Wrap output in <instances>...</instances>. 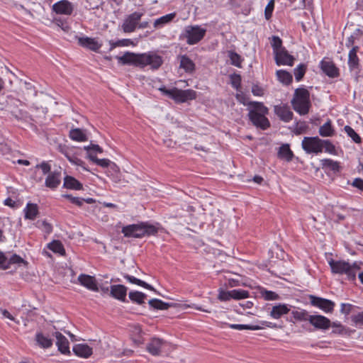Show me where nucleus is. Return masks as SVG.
Masks as SVG:
<instances>
[{
	"label": "nucleus",
	"mask_w": 363,
	"mask_h": 363,
	"mask_svg": "<svg viewBox=\"0 0 363 363\" xmlns=\"http://www.w3.org/2000/svg\"><path fill=\"white\" fill-rule=\"evenodd\" d=\"M116 59L122 65H133L142 68L149 65L152 69H157L163 63L162 57L152 52L141 54L126 52L122 56H116Z\"/></svg>",
	"instance_id": "1"
},
{
	"label": "nucleus",
	"mask_w": 363,
	"mask_h": 363,
	"mask_svg": "<svg viewBox=\"0 0 363 363\" xmlns=\"http://www.w3.org/2000/svg\"><path fill=\"white\" fill-rule=\"evenodd\" d=\"M249 105L251 106L248 116L254 125L266 130L270 126L269 120L265 117L268 113V108L260 102H250Z\"/></svg>",
	"instance_id": "2"
},
{
	"label": "nucleus",
	"mask_w": 363,
	"mask_h": 363,
	"mask_svg": "<svg viewBox=\"0 0 363 363\" xmlns=\"http://www.w3.org/2000/svg\"><path fill=\"white\" fill-rule=\"evenodd\" d=\"M294 109L300 115H306L311 107L310 93L305 88H298L295 90L291 100Z\"/></svg>",
	"instance_id": "3"
},
{
	"label": "nucleus",
	"mask_w": 363,
	"mask_h": 363,
	"mask_svg": "<svg viewBox=\"0 0 363 363\" xmlns=\"http://www.w3.org/2000/svg\"><path fill=\"white\" fill-rule=\"evenodd\" d=\"M157 229L152 225L145 223L124 226L122 233L125 237L142 238L145 235H155Z\"/></svg>",
	"instance_id": "4"
},
{
	"label": "nucleus",
	"mask_w": 363,
	"mask_h": 363,
	"mask_svg": "<svg viewBox=\"0 0 363 363\" xmlns=\"http://www.w3.org/2000/svg\"><path fill=\"white\" fill-rule=\"evenodd\" d=\"M332 272L334 274H345L350 279H354L356 277V272L359 269V267L357 263L350 264L345 261H335L330 259L328 262Z\"/></svg>",
	"instance_id": "5"
},
{
	"label": "nucleus",
	"mask_w": 363,
	"mask_h": 363,
	"mask_svg": "<svg viewBox=\"0 0 363 363\" xmlns=\"http://www.w3.org/2000/svg\"><path fill=\"white\" fill-rule=\"evenodd\" d=\"M160 90L166 96L174 99L177 103H184L196 98V92L193 89L182 90L177 88L167 89L164 87Z\"/></svg>",
	"instance_id": "6"
},
{
	"label": "nucleus",
	"mask_w": 363,
	"mask_h": 363,
	"mask_svg": "<svg viewBox=\"0 0 363 363\" xmlns=\"http://www.w3.org/2000/svg\"><path fill=\"white\" fill-rule=\"evenodd\" d=\"M302 148L308 153L318 154L323 149V141L318 137H305L302 140Z\"/></svg>",
	"instance_id": "7"
},
{
	"label": "nucleus",
	"mask_w": 363,
	"mask_h": 363,
	"mask_svg": "<svg viewBox=\"0 0 363 363\" xmlns=\"http://www.w3.org/2000/svg\"><path fill=\"white\" fill-rule=\"evenodd\" d=\"M143 12L135 11L128 15L121 26L122 30L124 33H132L134 32L138 27L139 22L143 16Z\"/></svg>",
	"instance_id": "8"
},
{
	"label": "nucleus",
	"mask_w": 363,
	"mask_h": 363,
	"mask_svg": "<svg viewBox=\"0 0 363 363\" xmlns=\"http://www.w3.org/2000/svg\"><path fill=\"white\" fill-rule=\"evenodd\" d=\"M206 30L199 26H189L186 28L187 43L194 45L200 41L204 36Z\"/></svg>",
	"instance_id": "9"
},
{
	"label": "nucleus",
	"mask_w": 363,
	"mask_h": 363,
	"mask_svg": "<svg viewBox=\"0 0 363 363\" xmlns=\"http://www.w3.org/2000/svg\"><path fill=\"white\" fill-rule=\"evenodd\" d=\"M311 305L318 307L325 313H332L334 310L335 303L330 300L317 297L313 295L309 296Z\"/></svg>",
	"instance_id": "10"
},
{
	"label": "nucleus",
	"mask_w": 363,
	"mask_h": 363,
	"mask_svg": "<svg viewBox=\"0 0 363 363\" xmlns=\"http://www.w3.org/2000/svg\"><path fill=\"white\" fill-rule=\"evenodd\" d=\"M308 322L316 330H326L331 325L330 320L321 315H311Z\"/></svg>",
	"instance_id": "11"
},
{
	"label": "nucleus",
	"mask_w": 363,
	"mask_h": 363,
	"mask_svg": "<svg viewBox=\"0 0 363 363\" xmlns=\"http://www.w3.org/2000/svg\"><path fill=\"white\" fill-rule=\"evenodd\" d=\"M77 280L82 286L86 287L87 289L96 292L99 291L97 281L94 277L81 274L79 275Z\"/></svg>",
	"instance_id": "12"
},
{
	"label": "nucleus",
	"mask_w": 363,
	"mask_h": 363,
	"mask_svg": "<svg viewBox=\"0 0 363 363\" xmlns=\"http://www.w3.org/2000/svg\"><path fill=\"white\" fill-rule=\"evenodd\" d=\"M262 325H242V324H230L229 325V327L232 329H236V330H262L264 327L267 328H277V325L274 324L271 322L268 321H262L261 322Z\"/></svg>",
	"instance_id": "13"
},
{
	"label": "nucleus",
	"mask_w": 363,
	"mask_h": 363,
	"mask_svg": "<svg viewBox=\"0 0 363 363\" xmlns=\"http://www.w3.org/2000/svg\"><path fill=\"white\" fill-rule=\"evenodd\" d=\"M53 11L58 14L70 15L73 11V5L67 0L60 1L52 6Z\"/></svg>",
	"instance_id": "14"
},
{
	"label": "nucleus",
	"mask_w": 363,
	"mask_h": 363,
	"mask_svg": "<svg viewBox=\"0 0 363 363\" xmlns=\"http://www.w3.org/2000/svg\"><path fill=\"white\" fill-rule=\"evenodd\" d=\"M274 58L276 63L278 65H282L292 66L295 60L292 55L289 54L285 48L276 53L274 55Z\"/></svg>",
	"instance_id": "15"
},
{
	"label": "nucleus",
	"mask_w": 363,
	"mask_h": 363,
	"mask_svg": "<svg viewBox=\"0 0 363 363\" xmlns=\"http://www.w3.org/2000/svg\"><path fill=\"white\" fill-rule=\"evenodd\" d=\"M53 335L56 338V345L58 350L64 354L70 353L69 343L68 340L60 332H55Z\"/></svg>",
	"instance_id": "16"
},
{
	"label": "nucleus",
	"mask_w": 363,
	"mask_h": 363,
	"mask_svg": "<svg viewBox=\"0 0 363 363\" xmlns=\"http://www.w3.org/2000/svg\"><path fill=\"white\" fill-rule=\"evenodd\" d=\"M274 113L283 121L289 122L292 120L293 113L286 105H279L274 106Z\"/></svg>",
	"instance_id": "17"
},
{
	"label": "nucleus",
	"mask_w": 363,
	"mask_h": 363,
	"mask_svg": "<svg viewBox=\"0 0 363 363\" xmlns=\"http://www.w3.org/2000/svg\"><path fill=\"white\" fill-rule=\"evenodd\" d=\"M359 51V47H352L348 54V66L350 71L357 70L359 68L360 63L359 59L357 56V52Z\"/></svg>",
	"instance_id": "18"
},
{
	"label": "nucleus",
	"mask_w": 363,
	"mask_h": 363,
	"mask_svg": "<svg viewBox=\"0 0 363 363\" xmlns=\"http://www.w3.org/2000/svg\"><path fill=\"white\" fill-rule=\"evenodd\" d=\"M320 68L323 72L330 77H336L339 75V70L331 60H322Z\"/></svg>",
	"instance_id": "19"
},
{
	"label": "nucleus",
	"mask_w": 363,
	"mask_h": 363,
	"mask_svg": "<svg viewBox=\"0 0 363 363\" xmlns=\"http://www.w3.org/2000/svg\"><path fill=\"white\" fill-rule=\"evenodd\" d=\"M110 294L116 299L125 301L127 294V288L122 284L112 285L110 289Z\"/></svg>",
	"instance_id": "20"
},
{
	"label": "nucleus",
	"mask_w": 363,
	"mask_h": 363,
	"mask_svg": "<svg viewBox=\"0 0 363 363\" xmlns=\"http://www.w3.org/2000/svg\"><path fill=\"white\" fill-rule=\"evenodd\" d=\"M164 344V341L163 340L158 337H153L147 345V350L152 355H159Z\"/></svg>",
	"instance_id": "21"
},
{
	"label": "nucleus",
	"mask_w": 363,
	"mask_h": 363,
	"mask_svg": "<svg viewBox=\"0 0 363 363\" xmlns=\"http://www.w3.org/2000/svg\"><path fill=\"white\" fill-rule=\"evenodd\" d=\"M290 308L288 305L279 303L274 306L269 313V315L274 319H279L282 315L289 313Z\"/></svg>",
	"instance_id": "22"
},
{
	"label": "nucleus",
	"mask_w": 363,
	"mask_h": 363,
	"mask_svg": "<svg viewBox=\"0 0 363 363\" xmlns=\"http://www.w3.org/2000/svg\"><path fill=\"white\" fill-rule=\"evenodd\" d=\"M78 43L81 46L95 52L101 47L95 39L89 37L79 38Z\"/></svg>",
	"instance_id": "23"
},
{
	"label": "nucleus",
	"mask_w": 363,
	"mask_h": 363,
	"mask_svg": "<svg viewBox=\"0 0 363 363\" xmlns=\"http://www.w3.org/2000/svg\"><path fill=\"white\" fill-rule=\"evenodd\" d=\"M61 182V174L59 172L50 173L45 179V186L50 189L57 188Z\"/></svg>",
	"instance_id": "24"
},
{
	"label": "nucleus",
	"mask_w": 363,
	"mask_h": 363,
	"mask_svg": "<svg viewBox=\"0 0 363 363\" xmlns=\"http://www.w3.org/2000/svg\"><path fill=\"white\" fill-rule=\"evenodd\" d=\"M73 352L76 355L87 358L92 354V348L85 344H78L74 346Z\"/></svg>",
	"instance_id": "25"
},
{
	"label": "nucleus",
	"mask_w": 363,
	"mask_h": 363,
	"mask_svg": "<svg viewBox=\"0 0 363 363\" xmlns=\"http://www.w3.org/2000/svg\"><path fill=\"white\" fill-rule=\"evenodd\" d=\"M179 67L183 69L186 72L192 73L195 69V64L186 55H182L179 57Z\"/></svg>",
	"instance_id": "26"
},
{
	"label": "nucleus",
	"mask_w": 363,
	"mask_h": 363,
	"mask_svg": "<svg viewBox=\"0 0 363 363\" xmlns=\"http://www.w3.org/2000/svg\"><path fill=\"white\" fill-rule=\"evenodd\" d=\"M63 186L64 187L69 189H82V184L78 180L71 176H66L65 177Z\"/></svg>",
	"instance_id": "27"
},
{
	"label": "nucleus",
	"mask_w": 363,
	"mask_h": 363,
	"mask_svg": "<svg viewBox=\"0 0 363 363\" xmlns=\"http://www.w3.org/2000/svg\"><path fill=\"white\" fill-rule=\"evenodd\" d=\"M69 138L77 142H84L87 140L86 135L80 128H72L69 130Z\"/></svg>",
	"instance_id": "28"
},
{
	"label": "nucleus",
	"mask_w": 363,
	"mask_h": 363,
	"mask_svg": "<svg viewBox=\"0 0 363 363\" xmlns=\"http://www.w3.org/2000/svg\"><path fill=\"white\" fill-rule=\"evenodd\" d=\"M35 341L40 347L44 349L49 348L52 345V340L41 333L35 335Z\"/></svg>",
	"instance_id": "29"
},
{
	"label": "nucleus",
	"mask_w": 363,
	"mask_h": 363,
	"mask_svg": "<svg viewBox=\"0 0 363 363\" xmlns=\"http://www.w3.org/2000/svg\"><path fill=\"white\" fill-rule=\"evenodd\" d=\"M25 218L29 220H34L38 213V206L35 203H28L24 209Z\"/></svg>",
	"instance_id": "30"
},
{
	"label": "nucleus",
	"mask_w": 363,
	"mask_h": 363,
	"mask_svg": "<svg viewBox=\"0 0 363 363\" xmlns=\"http://www.w3.org/2000/svg\"><path fill=\"white\" fill-rule=\"evenodd\" d=\"M124 278L131 284H137L138 286H143L145 289H147L149 290L155 291V289L149 284H147L139 279H137L133 276L125 274V275H124Z\"/></svg>",
	"instance_id": "31"
},
{
	"label": "nucleus",
	"mask_w": 363,
	"mask_h": 363,
	"mask_svg": "<svg viewBox=\"0 0 363 363\" xmlns=\"http://www.w3.org/2000/svg\"><path fill=\"white\" fill-rule=\"evenodd\" d=\"M278 154L280 158L285 159L287 161H290L293 156V152L288 144L282 145L279 147Z\"/></svg>",
	"instance_id": "32"
},
{
	"label": "nucleus",
	"mask_w": 363,
	"mask_h": 363,
	"mask_svg": "<svg viewBox=\"0 0 363 363\" xmlns=\"http://www.w3.org/2000/svg\"><path fill=\"white\" fill-rule=\"evenodd\" d=\"M323 168L328 169L333 172H338L340 170V164L338 162L333 161L330 159H324L321 160Z\"/></svg>",
	"instance_id": "33"
},
{
	"label": "nucleus",
	"mask_w": 363,
	"mask_h": 363,
	"mask_svg": "<svg viewBox=\"0 0 363 363\" xmlns=\"http://www.w3.org/2000/svg\"><path fill=\"white\" fill-rule=\"evenodd\" d=\"M319 134L323 137H330L334 135V130L330 121L320 127Z\"/></svg>",
	"instance_id": "34"
},
{
	"label": "nucleus",
	"mask_w": 363,
	"mask_h": 363,
	"mask_svg": "<svg viewBox=\"0 0 363 363\" xmlns=\"http://www.w3.org/2000/svg\"><path fill=\"white\" fill-rule=\"evenodd\" d=\"M148 303L151 308L157 310H167L170 306L169 303L157 298L150 300Z\"/></svg>",
	"instance_id": "35"
},
{
	"label": "nucleus",
	"mask_w": 363,
	"mask_h": 363,
	"mask_svg": "<svg viewBox=\"0 0 363 363\" xmlns=\"http://www.w3.org/2000/svg\"><path fill=\"white\" fill-rule=\"evenodd\" d=\"M293 318L298 321H309L311 315L306 310L293 311Z\"/></svg>",
	"instance_id": "36"
},
{
	"label": "nucleus",
	"mask_w": 363,
	"mask_h": 363,
	"mask_svg": "<svg viewBox=\"0 0 363 363\" xmlns=\"http://www.w3.org/2000/svg\"><path fill=\"white\" fill-rule=\"evenodd\" d=\"M174 13H169L156 19L154 22V27H162L164 24L170 22L174 18Z\"/></svg>",
	"instance_id": "37"
},
{
	"label": "nucleus",
	"mask_w": 363,
	"mask_h": 363,
	"mask_svg": "<svg viewBox=\"0 0 363 363\" xmlns=\"http://www.w3.org/2000/svg\"><path fill=\"white\" fill-rule=\"evenodd\" d=\"M130 299L137 303L138 304H142L144 303V300L146 298V295L140 291H130L128 294Z\"/></svg>",
	"instance_id": "38"
},
{
	"label": "nucleus",
	"mask_w": 363,
	"mask_h": 363,
	"mask_svg": "<svg viewBox=\"0 0 363 363\" xmlns=\"http://www.w3.org/2000/svg\"><path fill=\"white\" fill-rule=\"evenodd\" d=\"M277 76L279 80L285 84H289L292 82V75L286 71L278 70Z\"/></svg>",
	"instance_id": "39"
},
{
	"label": "nucleus",
	"mask_w": 363,
	"mask_h": 363,
	"mask_svg": "<svg viewBox=\"0 0 363 363\" xmlns=\"http://www.w3.org/2000/svg\"><path fill=\"white\" fill-rule=\"evenodd\" d=\"M48 248L54 252L59 253L60 255L65 254V249L62 244L58 240H54L48 244Z\"/></svg>",
	"instance_id": "40"
},
{
	"label": "nucleus",
	"mask_w": 363,
	"mask_h": 363,
	"mask_svg": "<svg viewBox=\"0 0 363 363\" xmlns=\"http://www.w3.org/2000/svg\"><path fill=\"white\" fill-rule=\"evenodd\" d=\"M231 298L240 300L248 298L249 292L242 289H234L230 291Z\"/></svg>",
	"instance_id": "41"
},
{
	"label": "nucleus",
	"mask_w": 363,
	"mask_h": 363,
	"mask_svg": "<svg viewBox=\"0 0 363 363\" xmlns=\"http://www.w3.org/2000/svg\"><path fill=\"white\" fill-rule=\"evenodd\" d=\"M271 44L274 55L281 51V50L284 49V48L282 47V41L278 36H272Z\"/></svg>",
	"instance_id": "42"
},
{
	"label": "nucleus",
	"mask_w": 363,
	"mask_h": 363,
	"mask_svg": "<svg viewBox=\"0 0 363 363\" xmlns=\"http://www.w3.org/2000/svg\"><path fill=\"white\" fill-rule=\"evenodd\" d=\"M345 132L347 133V135L350 137L352 140L356 143H361V138L359 135L352 128H351L349 125H345L344 128Z\"/></svg>",
	"instance_id": "43"
},
{
	"label": "nucleus",
	"mask_w": 363,
	"mask_h": 363,
	"mask_svg": "<svg viewBox=\"0 0 363 363\" xmlns=\"http://www.w3.org/2000/svg\"><path fill=\"white\" fill-rule=\"evenodd\" d=\"M228 57L230 60V63L233 65L238 67H241V62H242L241 57L238 53H236L233 51H229Z\"/></svg>",
	"instance_id": "44"
},
{
	"label": "nucleus",
	"mask_w": 363,
	"mask_h": 363,
	"mask_svg": "<svg viewBox=\"0 0 363 363\" xmlns=\"http://www.w3.org/2000/svg\"><path fill=\"white\" fill-rule=\"evenodd\" d=\"M65 157L67 159L73 164L82 167L84 170L89 171L84 166V162L74 155H69V154H65Z\"/></svg>",
	"instance_id": "45"
},
{
	"label": "nucleus",
	"mask_w": 363,
	"mask_h": 363,
	"mask_svg": "<svg viewBox=\"0 0 363 363\" xmlns=\"http://www.w3.org/2000/svg\"><path fill=\"white\" fill-rule=\"evenodd\" d=\"M306 70V67L303 64L299 65L294 69V76L296 81H300L304 76Z\"/></svg>",
	"instance_id": "46"
},
{
	"label": "nucleus",
	"mask_w": 363,
	"mask_h": 363,
	"mask_svg": "<svg viewBox=\"0 0 363 363\" xmlns=\"http://www.w3.org/2000/svg\"><path fill=\"white\" fill-rule=\"evenodd\" d=\"M330 327L333 328L332 333L335 334L346 333L345 328L339 322H331Z\"/></svg>",
	"instance_id": "47"
},
{
	"label": "nucleus",
	"mask_w": 363,
	"mask_h": 363,
	"mask_svg": "<svg viewBox=\"0 0 363 363\" xmlns=\"http://www.w3.org/2000/svg\"><path fill=\"white\" fill-rule=\"evenodd\" d=\"M261 294H262V296L264 297V298L267 301H273V300L279 299V295L277 294L275 292H273L271 291L264 290V291H262Z\"/></svg>",
	"instance_id": "48"
},
{
	"label": "nucleus",
	"mask_w": 363,
	"mask_h": 363,
	"mask_svg": "<svg viewBox=\"0 0 363 363\" xmlns=\"http://www.w3.org/2000/svg\"><path fill=\"white\" fill-rule=\"evenodd\" d=\"M36 225L38 228H42L48 234L50 233L52 230V225L45 220L38 221Z\"/></svg>",
	"instance_id": "49"
},
{
	"label": "nucleus",
	"mask_w": 363,
	"mask_h": 363,
	"mask_svg": "<svg viewBox=\"0 0 363 363\" xmlns=\"http://www.w3.org/2000/svg\"><path fill=\"white\" fill-rule=\"evenodd\" d=\"M274 6V0H270L267 5L264 11L266 19L269 20L272 17V11Z\"/></svg>",
	"instance_id": "50"
},
{
	"label": "nucleus",
	"mask_w": 363,
	"mask_h": 363,
	"mask_svg": "<svg viewBox=\"0 0 363 363\" xmlns=\"http://www.w3.org/2000/svg\"><path fill=\"white\" fill-rule=\"evenodd\" d=\"M26 264V262L20 256L17 255H13L9 259H8V268H9L11 264Z\"/></svg>",
	"instance_id": "51"
},
{
	"label": "nucleus",
	"mask_w": 363,
	"mask_h": 363,
	"mask_svg": "<svg viewBox=\"0 0 363 363\" xmlns=\"http://www.w3.org/2000/svg\"><path fill=\"white\" fill-rule=\"evenodd\" d=\"M63 197L68 199L72 203L82 206L84 202V199H81L79 197H74L70 194H65L62 195Z\"/></svg>",
	"instance_id": "52"
},
{
	"label": "nucleus",
	"mask_w": 363,
	"mask_h": 363,
	"mask_svg": "<svg viewBox=\"0 0 363 363\" xmlns=\"http://www.w3.org/2000/svg\"><path fill=\"white\" fill-rule=\"evenodd\" d=\"M323 148H325V152H328L330 154L335 153V146L328 140H323Z\"/></svg>",
	"instance_id": "53"
},
{
	"label": "nucleus",
	"mask_w": 363,
	"mask_h": 363,
	"mask_svg": "<svg viewBox=\"0 0 363 363\" xmlns=\"http://www.w3.org/2000/svg\"><path fill=\"white\" fill-rule=\"evenodd\" d=\"M218 298L222 301H229L230 299H231L230 291H225L220 290L219 291Z\"/></svg>",
	"instance_id": "54"
},
{
	"label": "nucleus",
	"mask_w": 363,
	"mask_h": 363,
	"mask_svg": "<svg viewBox=\"0 0 363 363\" xmlns=\"http://www.w3.org/2000/svg\"><path fill=\"white\" fill-rule=\"evenodd\" d=\"M13 115L18 120H27L29 118V115L26 111L19 110L17 113H13Z\"/></svg>",
	"instance_id": "55"
},
{
	"label": "nucleus",
	"mask_w": 363,
	"mask_h": 363,
	"mask_svg": "<svg viewBox=\"0 0 363 363\" xmlns=\"http://www.w3.org/2000/svg\"><path fill=\"white\" fill-rule=\"evenodd\" d=\"M35 168H40L44 174L49 173L51 169L50 165L46 162H43L41 164H37Z\"/></svg>",
	"instance_id": "56"
},
{
	"label": "nucleus",
	"mask_w": 363,
	"mask_h": 363,
	"mask_svg": "<svg viewBox=\"0 0 363 363\" xmlns=\"http://www.w3.org/2000/svg\"><path fill=\"white\" fill-rule=\"evenodd\" d=\"M0 269H8V259L5 257L3 252H0Z\"/></svg>",
	"instance_id": "57"
},
{
	"label": "nucleus",
	"mask_w": 363,
	"mask_h": 363,
	"mask_svg": "<svg viewBox=\"0 0 363 363\" xmlns=\"http://www.w3.org/2000/svg\"><path fill=\"white\" fill-rule=\"evenodd\" d=\"M352 305L349 303H342L340 312L345 315H348L351 312Z\"/></svg>",
	"instance_id": "58"
},
{
	"label": "nucleus",
	"mask_w": 363,
	"mask_h": 363,
	"mask_svg": "<svg viewBox=\"0 0 363 363\" xmlns=\"http://www.w3.org/2000/svg\"><path fill=\"white\" fill-rule=\"evenodd\" d=\"M232 84L234 87L238 88L241 83V77L239 74H233L231 76Z\"/></svg>",
	"instance_id": "59"
},
{
	"label": "nucleus",
	"mask_w": 363,
	"mask_h": 363,
	"mask_svg": "<svg viewBox=\"0 0 363 363\" xmlns=\"http://www.w3.org/2000/svg\"><path fill=\"white\" fill-rule=\"evenodd\" d=\"M86 2L89 4V9H94L99 6L102 0H86Z\"/></svg>",
	"instance_id": "60"
},
{
	"label": "nucleus",
	"mask_w": 363,
	"mask_h": 363,
	"mask_svg": "<svg viewBox=\"0 0 363 363\" xmlns=\"http://www.w3.org/2000/svg\"><path fill=\"white\" fill-rule=\"evenodd\" d=\"M96 164L102 167H107L111 164V162L108 159H98Z\"/></svg>",
	"instance_id": "61"
},
{
	"label": "nucleus",
	"mask_w": 363,
	"mask_h": 363,
	"mask_svg": "<svg viewBox=\"0 0 363 363\" xmlns=\"http://www.w3.org/2000/svg\"><path fill=\"white\" fill-rule=\"evenodd\" d=\"M56 23H57V25L58 26H60L61 28L64 31H65V32H69V31L70 27H69V26L67 23L62 22L61 20H56Z\"/></svg>",
	"instance_id": "62"
},
{
	"label": "nucleus",
	"mask_w": 363,
	"mask_h": 363,
	"mask_svg": "<svg viewBox=\"0 0 363 363\" xmlns=\"http://www.w3.org/2000/svg\"><path fill=\"white\" fill-rule=\"evenodd\" d=\"M352 185L357 189L363 191V179L357 178L355 179L352 183Z\"/></svg>",
	"instance_id": "63"
},
{
	"label": "nucleus",
	"mask_w": 363,
	"mask_h": 363,
	"mask_svg": "<svg viewBox=\"0 0 363 363\" xmlns=\"http://www.w3.org/2000/svg\"><path fill=\"white\" fill-rule=\"evenodd\" d=\"M352 320L355 323H359L363 324V312L359 313L358 314L352 316Z\"/></svg>",
	"instance_id": "64"
}]
</instances>
